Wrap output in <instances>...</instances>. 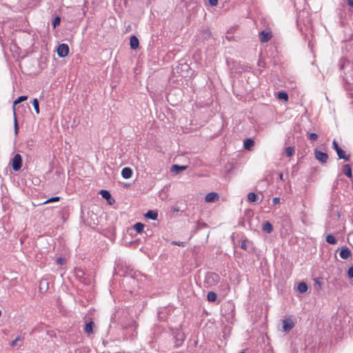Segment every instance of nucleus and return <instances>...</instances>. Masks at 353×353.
<instances>
[{
	"instance_id": "nucleus-1",
	"label": "nucleus",
	"mask_w": 353,
	"mask_h": 353,
	"mask_svg": "<svg viewBox=\"0 0 353 353\" xmlns=\"http://www.w3.org/2000/svg\"><path fill=\"white\" fill-rule=\"evenodd\" d=\"M12 168L14 171L20 170L22 166V157L19 154H16L11 160Z\"/></svg>"
},
{
	"instance_id": "nucleus-2",
	"label": "nucleus",
	"mask_w": 353,
	"mask_h": 353,
	"mask_svg": "<svg viewBox=\"0 0 353 353\" xmlns=\"http://www.w3.org/2000/svg\"><path fill=\"white\" fill-rule=\"evenodd\" d=\"M57 52L59 57H65L69 53V47L65 43H61L58 46Z\"/></svg>"
},
{
	"instance_id": "nucleus-3",
	"label": "nucleus",
	"mask_w": 353,
	"mask_h": 353,
	"mask_svg": "<svg viewBox=\"0 0 353 353\" xmlns=\"http://www.w3.org/2000/svg\"><path fill=\"white\" fill-rule=\"evenodd\" d=\"M315 158L321 163H325L327 161L328 155L327 153L322 151L315 150H314Z\"/></svg>"
},
{
	"instance_id": "nucleus-4",
	"label": "nucleus",
	"mask_w": 353,
	"mask_h": 353,
	"mask_svg": "<svg viewBox=\"0 0 353 353\" xmlns=\"http://www.w3.org/2000/svg\"><path fill=\"white\" fill-rule=\"evenodd\" d=\"M339 256L342 259L346 260L352 256V252L347 247L343 246L340 248Z\"/></svg>"
},
{
	"instance_id": "nucleus-5",
	"label": "nucleus",
	"mask_w": 353,
	"mask_h": 353,
	"mask_svg": "<svg viewBox=\"0 0 353 353\" xmlns=\"http://www.w3.org/2000/svg\"><path fill=\"white\" fill-rule=\"evenodd\" d=\"M294 327V323L290 318L283 320V332H288Z\"/></svg>"
},
{
	"instance_id": "nucleus-6",
	"label": "nucleus",
	"mask_w": 353,
	"mask_h": 353,
	"mask_svg": "<svg viewBox=\"0 0 353 353\" xmlns=\"http://www.w3.org/2000/svg\"><path fill=\"white\" fill-rule=\"evenodd\" d=\"M219 199V196L216 192H210L206 194L205 197V201L207 203H212L218 201Z\"/></svg>"
},
{
	"instance_id": "nucleus-7",
	"label": "nucleus",
	"mask_w": 353,
	"mask_h": 353,
	"mask_svg": "<svg viewBox=\"0 0 353 353\" xmlns=\"http://www.w3.org/2000/svg\"><path fill=\"white\" fill-rule=\"evenodd\" d=\"M272 32L270 31L263 30L259 34V38L261 42H268L272 38Z\"/></svg>"
},
{
	"instance_id": "nucleus-8",
	"label": "nucleus",
	"mask_w": 353,
	"mask_h": 353,
	"mask_svg": "<svg viewBox=\"0 0 353 353\" xmlns=\"http://www.w3.org/2000/svg\"><path fill=\"white\" fill-rule=\"evenodd\" d=\"M254 141L250 138L244 139V150L252 151L254 149Z\"/></svg>"
},
{
	"instance_id": "nucleus-9",
	"label": "nucleus",
	"mask_w": 353,
	"mask_h": 353,
	"mask_svg": "<svg viewBox=\"0 0 353 353\" xmlns=\"http://www.w3.org/2000/svg\"><path fill=\"white\" fill-rule=\"evenodd\" d=\"M130 48L133 50H136L139 48V41L138 38L136 36H134V35L131 36V37L130 39Z\"/></svg>"
},
{
	"instance_id": "nucleus-10",
	"label": "nucleus",
	"mask_w": 353,
	"mask_h": 353,
	"mask_svg": "<svg viewBox=\"0 0 353 353\" xmlns=\"http://www.w3.org/2000/svg\"><path fill=\"white\" fill-rule=\"evenodd\" d=\"M248 200L249 202L251 203H259L262 201L261 199H259V196L254 192H250L248 194Z\"/></svg>"
},
{
	"instance_id": "nucleus-11",
	"label": "nucleus",
	"mask_w": 353,
	"mask_h": 353,
	"mask_svg": "<svg viewBox=\"0 0 353 353\" xmlns=\"http://www.w3.org/2000/svg\"><path fill=\"white\" fill-rule=\"evenodd\" d=\"M121 175L125 179H130L132 175V170L130 168L125 167L121 170Z\"/></svg>"
},
{
	"instance_id": "nucleus-12",
	"label": "nucleus",
	"mask_w": 353,
	"mask_h": 353,
	"mask_svg": "<svg viewBox=\"0 0 353 353\" xmlns=\"http://www.w3.org/2000/svg\"><path fill=\"white\" fill-rule=\"evenodd\" d=\"M187 168H188L187 165H173L171 168V171L178 174V173L186 170Z\"/></svg>"
},
{
	"instance_id": "nucleus-13",
	"label": "nucleus",
	"mask_w": 353,
	"mask_h": 353,
	"mask_svg": "<svg viewBox=\"0 0 353 353\" xmlns=\"http://www.w3.org/2000/svg\"><path fill=\"white\" fill-rule=\"evenodd\" d=\"M343 171L344 174L350 179L352 178V172L351 166L349 164H345L343 166Z\"/></svg>"
},
{
	"instance_id": "nucleus-14",
	"label": "nucleus",
	"mask_w": 353,
	"mask_h": 353,
	"mask_svg": "<svg viewBox=\"0 0 353 353\" xmlns=\"http://www.w3.org/2000/svg\"><path fill=\"white\" fill-rule=\"evenodd\" d=\"M93 326H94L93 321H90L89 323H86V325L83 329L84 332L88 335L92 334L93 332Z\"/></svg>"
},
{
	"instance_id": "nucleus-15",
	"label": "nucleus",
	"mask_w": 353,
	"mask_h": 353,
	"mask_svg": "<svg viewBox=\"0 0 353 353\" xmlns=\"http://www.w3.org/2000/svg\"><path fill=\"white\" fill-rule=\"evenodd\" d=\"M336 153H337V155H338L339 159H344L346 161H350V155H346L345 152L341 148H340L339 150H337Z\"/></svg>"
},
{
	"instance_id": "nucleus-16",
	"label": "nucleus",
	"mask_w": 353,
	"mask_h": 353,
	"mask_svg": "<svg viewBox=\"0 0 353 353\" xmlns=\"http://www.w3.org/2000/svg\"><path fill=\"white\" fill-rule=\"evenodd\" d=\"M263 230L268 234L273 231V226L269 221H265L263 224Z\"/></svg>"
},
{
	"instance_id": "nucleus-17",
	"label": "nucleus",
	"mask_w": 353,
	"mask_h": 353,
	"mask_svg": "<svg viewBox=\"0 0 353 353\" xmlns=\"http://www.w3.org/2000/svg\"><path fill=\"white\" fill-rule=\"evenodd\" d=\"M145 216L152 220H156L158 217V213L156 211L149 210L146 212Z\"/></svg>"
},
{
	"instance_id": "nucleus-18",
	"label": "nucleus",
	"mask_w": 353,
	"mask_h": 353,
	"mask_svg": "<svg viewBox=\"0 0 353 353\" xmlns=\"http://www.w3.org/2000/svg\"><path fill=\"white\" fill-rule=\"evenodd\" d=\"M326 242L331 245H336L337 240L333 234H330L326 236Z\"/></svg>"
},
{
	"instance_id": "nucleus-19",
	"label": "nucleus",
	"mask_w": 353,
	"mask_h": 353,
	"mask_svg": "<svg viewBox=\"0 0 353 353\" xmlns=\"http://www.w3.org/2000/svg\"><path fill=\"white\" fill-rule=\"evenodd\" d=\"M307 285L305 282L299 283L297 286V290L301 293H304L307 292Z\"/></svg>"
},
{
	"instance_id": "nucleus-20",
	"label": "nucleus",
	"mask_w": 353,
	"mask_h": 353,
	"mask_svg": "<svg viewBox=\"0 0 353 353\" xmlns=\"http://www.w3.org/2000/svg\"><path fill=\"white\" fill-rule=\"evenodd\" d=\"M144 227V224L139 222L134 225L133 228L137 233H141L143 231Z\"/></svg>"
},
{
	"instance_id": "nucleus-21",
	"label": "nucleus",
	"mask_w": 353,
	"mask_h": 353,
	"mask_svg": "<svg viewBox=\"0 0 353 353\" xmlns=\"http://www.w3.org/2000/svg\"><path fill=\"white\" fill-rule=\"evenodd\" d=\"M217 299V295L214 292H209L207 294V299L209 302H214Z\"/></svg>"
},
{
	"instance_id": "nucleus-22",
	"label": "nucleus",
	"mask_w": 353,
	"mask_h": 353,
	"mask_svg": "<svg viewBox=\"0 0 353 353\" xmlns=\"http://www.w3.org/2000/svg\"><path fill=\"white\" fill-rule=\"evenodd\" d=\"M27 99H28V97H27V96H21V97H19L17 100H15V101H14L13 112H14V115H15V108H14V106H15L17 104H18V103H21V102H23V101H24L27 100Z\"/></svg>"
},
{
	"instance_id": "nucleus-23",
	"label": "nucleus",
	"mask_w": 353,
	"mask_h": 353,
	"mask_svg": "<svg viewBox=\"0 0 353 353\" xmlns=\"http://www.w3.org/2000/svg\"><path fill=\"white\" fill-rule=\"evenodd\" d=\"M278 99L287 101L288 100V94L285 92H279L277 94Z\"/></svg>"
},
{
	"instance_id": "nucleus-24",
	"label": "nucleus",
	"mask_w": 353,
	"mask_h": 353,
	"mask_svg": "<svg viewBox=\"0 0 353 353\" xmlns=\"http://www.w3.org/2000/svg\"><path fill=\"white\" fill-rule=\"evenodd\" d=\"M99 194L103 199H105L107 200H109L111 198L110 193L108 190H102L100 191Z\"/></svg>"
},
{
	"instance_id": "nucleus-25",
	"label": "nucleus",
	"mask_w": 353,
	"mask_h": 353,
	"mask_svg": "<svg viewBox=\"0 0 353 353\" xmlns=\"http://www.w3.org/2000/svg\"><path fill=\"white\" fill-rule=\"evenodd\" d=\"M32 103L34 106L36 113L39 114V104L38 100L37 99H34L32 101Z\"/></svg>"
},
{
	"instance_id": "nucleus-26",
	"label": "nucleus",
	"mask_w": 353,
	"mask_h": 353,
	"mask_svg": "<svg viewBox=\"0 0 353 353\" xmlns=\"http://www.w3.org/2000/svg\"><path fill=\"white\" fill-rule=\"evenodd\" d=\"M59 200H60V196H54V197L50 198L48 200H46V201H44L43 203V204H47V203H50L52 202H56V201H59Z\"/></svg>"
},
{
	"instance_id": "nucleus-27",
	"label": "nucleus",
	"mask_w": 353,
	"mask_h": 353,
	"mask_svg": "<svg viewBox=\"0 0 353 353\" xmlns=\"http://www.w3.org/2000/svg\"><path fill=\"white\" fill-rule=\"evenodd\" d=\"M294 152V149L292 147H288L285 149V154L288 157H291Z\"/></svg>"
},
{
	"instance_id": "nucleus-28",
	"label": "nucleus",
	"mask_w": 353,
	"mask_h": 353,
	"mask_svg": "<svg viewBox=\"0 0 353 353\" xmlns=\"http://www.w3.org/2000/svg\"><path fill=\"white\" fill-rule=\"evenodd\" d=\"M61 22V19L59 17H56L52 21V26L54 28H56L58 25H59Z\"/></svg>"
},
{
	"instance_id": "nucleus-29",
	"label": "nucleus",
	"mask_w": 353,
	"mask_h": 353,
	"mask_svg": "<svg viewBox=\"0 0 353 353\" xmlns=\"http://www.w3.org/2000/svg\"><path fill=\"white\" fill-rule=\"evenodd\" d=\"M309 138L312 141H316L318 139V135L316 133H310Z\"/></svg>"
},
{
	"instance_id": "nucleus-30",
	"label": "nucleus",
	"mask_w": 353,
	"mask_h": 353,
	"mask_svg": "<svg viewBox=\"0 0 353 353\" xmlns=\"http://www.w3.org/2000/svg\"><path fill=\"white\" fill-rule=\"evenodd\" d=\"M56 262L58 265H62L65 263V259L63 257H59L57 258Z\"/></svg>"
},
{
	"instance_id": "nucleus-31",
	"label": "nucleus",
	"mask_w": 353,
	"mask_h": 353,
	"mask_svg": "<svg viewBox=\"0 0 353 353\" xmlns=\"http://www.w3.org/2000/svg\"><path fill=\"white\" fill-rule=\"evenodd\" d=\"M332 145H333V148L336 150V152H337V150H339L341 148L339 146V145L337 144L336 140H334L332 141Z\"/></svg>"
},
{
	"instance_id": "nucleus-32",
	"label": "nucleus",
	"mask_w": 353,
	"mask_h": 353,
	"mask_svg": "<svg viewBox=\"0 0 353 353\" xmlns=\"http://www.w3.org/2000/svg\"><path fill=\"white\" fill-rule=\"evenodd\" d=\"M347 275L350 279L353 278V267H351L348 269Z\"/></svg>"
},
{
	"instance_id": "nucleus-33",
	"label": "nucleus",
	"mask_w": 353,
	"mask_h": 353,
	"mask_svg": "<svg viewBox=\"0 0 353 353\" xmlns=\"http://www.w3.org/2000/svg\"><path fill=\"white\" fill-rule=\"evenodd\" d=\"M21 340L20 336H17L14 340H13L11 343L12 346H14L17 344V341Z\"/></svg>"
},
{
	"instance_id": "nucleus-34",
	"label": "nucleus",
	"mask_w": 353,
	"mask_h": 353,
	"mask_svg": "<svg viewBox=\"0 0 353 353\" xmlns=\"http://www.w3.org/2000/svg\"><path fill=\"white\" fill-rule=\"evenodd\" d=\"M208 2L212 6H215L218 4V0H208Z\"/></svg>"
},
{
	"instance_id": "nucleus-35",
	"label": "nucleus",
	"mask_w": 353,
	"mask_h": 353,
	"mask_svg": "<svg viewBox=\"0 0 353 353\" xmlns=\"http://www.w3.org/2000/svg\"><path fill=\"white\" fill-rule=\"evenodd\" d=\"M280 203V199L279 197H274L272 200L273 205H277Z\"/></svg>"
},
{
	"instance_id": "nucleus-36",
	"label": "nucleus",
	"mask_w": 353,
	"mask_h": 353,
	"mask_svg": "<svg viewBox=\"0 0 353 353\" xmlns=\"http://www.w3.org/2000/svg\"><path fill=\"white\" fill-rule=\"evenodd\" d=\"M14 131H15V133L17 134L18 132V125H17V118L15 116H14Z\"/></svg>"
},
{
	"instance_id": "nucleus-37",
	"label": "nucleus",
	"mask_w": 353,
	"mask_h": 353,
	"mask_svg": "<svg viewBox=\"0 0 353 353\" xmlns=\"http://www.w3.org/2000/svg\"><path fill=\"white\" fill-rule=\"evenodd\" d=\"M346 2L349 6L353 7V0H346Z\"/></svg>"
},
{
	"instance_id": "nucleus-38",
	"label": "nucleus",
	"mask_w": 353,
	"mask_h": 353,
	"mask_svg": "<svg viewBox=\"0 0 353 353\" xmlns=\"http://www.w3.org/2000/svg\"><path fill=\"white\" fill-rule=\"evenodd\" d=\"M216 277H218V276L215 274H211L208 276V279L212 278V279H214V278H216Z\"/></svg>"
},
{
	"instance_id": "nucleus-39",
	"label": "nucleus",
	"mask_w": 353,
	"mask_h": 353,
	"mask_svg": "<svg viewBox=\"0 0 353 353\" xmlns=\"http://www.w3.org/2000/svg\"><path fill=\"white\" fill-rule=\"evenodd\" d=\"M279 177L280 180H282V181L284 180L283 174V173H280L279 175Z\"/></svg>"
},
{
	"instance_id": "nucleus-40",
	"label": "nucleus",
	"mask_w": 353,
	"mask_h": 353,
	"mask_svg": "<svg viewBox=\"0 0 353 353\" xmlns=\"http://www.w3.org/2000/svg\"><path fill=\"white\" fill-rule=\"evenodd\" d=\"M41 284H42V281H40V286H39V290H42Z\"/></svg>"
},
{
	"instance_id": "nucleus-41",
	"label": "nucleus",
	"mask_w": 353,
	"mask_h": 353,
	"mask_svg": "<svg viewBox=\"0 0 353 353\" xmlns=\"http://www.w3.org/2000/svg\"><path fill=\"white\" fill-rule=\"evenodd\" d=\"M243 248H244V249H245V244H244V245H243Z\"/></svg>"
},
{
	"instance_id": "nucleus-42",
	"label": "nucleus",
	"mask_w": 353,
	"mask_h": 353,
	"mask_svg": "<svg viewBox=\"0 0 353 353\" xmlns=\"http://www.w3.org/2000/svg\"><path fill=\"white\" fill-rule=\"evenodd\" d=\"M239 353H243V352H239Z\"/></svg>"
}]
</instances>
